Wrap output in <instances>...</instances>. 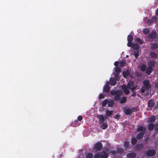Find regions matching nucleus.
I'll return each mask as SVG.
<instances>
[{
    "instance_id": "34",
    "label": "nucleus",
    "mask_w": 158,
    "mask_h": 158,
    "mask_svg": "<svg viewBox=\"0 0 158 158\" xmlns=\"http://www.w3.org/2000/svg\"><path fill=\"white\" fill-rule=\"evenodd\" d=\"M93 157V155L91 153H87L86 156V158H92Z\"/></svg>"
},
{
    "instance_id": "40",
    "label": "nucleus",
    "mask_w": 158,
    "mask_h": 158,
    "mask_svg": "<svg viewBox=\"0 0 158 158\" xmlns=\"http://www.w3.org/2000/svg\"><path fill=\"white\" fill-rule=\"evenodd\" d=\"M139 55V52L137 51L134 52V55L135 56V57L136 58H137L138 56Z\"/></svg>"
},
{
    "instance_id": "53",
    "label": "nucleus",
    "mask_w": 158,
    "mask_h": 158,
    "mask_svg": "<svg viewBox=\"0 0 158 158\" xmlns=\"http://www.w3.org/2000/svg\"><path fill=\"white\" fill-rule=\"evenodd\" d=\"M126 57H128V55H127L126 56Z\"/></svg>"
},
{
    "instance_id": "38",
    "label": "nucleus",
    "mask_w": 158,
    "mask_h": 158,
    "mask_svg": "<svg viewBox=\"0 0 158 158\" xmlns=\"http://www.w3.org/2000/svg\"><path fill=\"white\" fill-rule=\"evenodd\" d=\"M129 143L128 142H126L124 143V145L125 148H127L128 147L129 145Z\"/></svg>"
},
{
    "instance_id": "28",
    "label": "nucleus",
    "mask_w": 158,
    "mask_h": 158,
    "mask_svg": "<svg viewBox=\"0 0 158 158\" xmlns=\"http://www.w3.org/2000/svg\"><path fill=\"white\" fill-rule=\"evenodd\" d=\"M154 127V125L153 124L151 123L148 125V129L150 130H153Z\"/></svg>"
},
{
    "instance_id": "21",
    "label": "nucleus",
    "mask_w": 158,
    "mask_h": 158,
    "mask_svg": "<svg viewBox=\"0 0 158 158\" xmlns=\"http://www.w3.org/2000/svg\"><path fill=\"white\" fill-rule=\"evenodd\" d=\"M155 119L156 118L155 117L152 116L149 118L148 121L150 123H152L155 121Z\"/></svg>"
},
{
    "instance_id": "24",
    "label": "nucleus",
    "mask_w": 158,
    "mask_h": 158,
    "mask_svg": "<svg viewBox=\"0 0 158 158\" xmlns=\"http://www.w3.org/2000/svg\"><path fill=\"white\" fill-rule=\"evenodd\" d=\"M158 47L157 45L156 44H153L151 46V48L152 49H156Z\"/></svg>"
},
{
    "instance_id": "20",
    "label": "nucleus",
    "mask_w": 158,
    "mask_h": 158,
    "mask_svg": "<svg viewBox=\"0 0 158 158\" xmlns=\"http://www.w3.org/2000/svg\"><path fill=\"white\" fill-rule=\"evenodd\" d=\"M113 112V111H109L108 110H106V114L107 116H110L111 115Z\"/></svg>"
},
{
    "instance_id": "51",
    "label": "nucleus",
    "mask_w": 158,
    "mask_h": 158,
    "mask_svg": "<svg viewBox=\"0 0 158 158\" xmlns=\"http://www.w3.org/2000/svg\"><path fill=\"white\" fill-rule=\"evenodd\" d=\"M156 15H158V9L156 10Z\"/></svg>"
},
{
    "instance_id": "15",
    "label": "nucleus",
    "mask_w": 158,
    "mask_h": 158,
    "mask_svg": "<svg viewBox=\"0 0 158 158\" xmlns=\"http://www.w3.org/2000/svg\"><path fill=\"white\" fill-rule=\"evenodd\" d=\"M156 33L155 32H153L149 34L150 38L152 39L155 38L156 37Z\"/></svg>"
},
{
    "instance_id": "10",
    "label": "nucleus",
    "mask_w": 158,
    "mask_h": 158,
    "mask_svg": "<svg viewBox=\"0 0 158 158\" xmlns=\"http://www.w3.org/2000/svg\"><path fill=\"white\" fill-rule=\"evenodd\" d=\"M110 84L113 86L115 85L116 83V79L112 77L110 78Z\"/></svg>"
},
{
    "instance_id": "29",
    "label": "nucleus",
    "mask_w": 158,
    "mask_h": 158,
    "mask_svg": "<svg viewBox=\"0 0 158 158\" xmlns=\"http://www.w3.org/2000/svg\"><path fill=\"white\" fill-rule=\"evenodd\" d=\"M150 56L153 58H156L157 56V54L154 52H152L150 53Z\"/></svg>"
},
{
    "instance_id": "47",
    "label": "nucleus",
    "mask_w": 158,
    "mask_h": 158,
    "mask_svg": "<svg viewBox=\"0 0 158 158\" xmlns=\"http://www.w3.org/2000/svg\"><path fill=\"white\" fill-rule=\"evenodd\" d=\"M119 115L118 114H116L114 116L115 118L116 119H119Z\"/></svg>"
},
{
    "instance_id": "6",
    "label": "nucleus",
    "mask_w": 158,
    "mask_h": 158,
    "mask_svg": "<svg viewBox=\"0 0 158 158\" xmlns=\"http://www.w3.org/2000/svg\"><path fill=\"white\" fill-rule=\"evenodd\" d=\"M156 152L153 150H149L146 152V154L147 156H152L155 155Z\"/></svg>"
},
{
    "instance_id": "17",
    "label": "nucleus",
    "mask_w": 158,
    "mask_h": 158,
    "mask_svg": "<svg viewBox=\"0 0 158 158\" xmlns=\"http://www.w3.org/2000/svg\"><path fill=\"white\" fill-rule=\"evenodd\" d=\"M143 133H139L137 135V138L138 139H140L143 137Z\"/></svg>"
},
{
    "instance_id": "25",
    "label": "nucleus",
    "mask_w": 158,
    "mask_h": 158,
    "mask_svg": "<svg viewBox=\"0 0 158 158\" xmlns=\"http://www.w3.org/2000/svg\"><path fill=\"white\" fill-rule=\"evenodd\" d=\"M148 66L151 67L152 68L154 66L155 63L153 61H151L148 63Z\"/></svg>"
},
{
    "instance_id": "36",
    "label": "nucleus",
    "mask_w": 158,
    "mask_h": 158,
    "mask_svg": "<svg viewBox=\"0 0 158 158\" xmlns=\"http://www.w3.org/2000/svg\"><path fill=\"white\" fill-rule=\"evenodd\" d=\"M146 68V66L145 64L142 65L141 66V69L142 71H144L145 70Z\"/></svg>"
},
{
    "instance_id": "4",
    "label": "nucleus",
    "mask_w": 158,
    "mask_h": 158,
    "mask_svg": "<svg viewBox=\"0 0 158 158\" xmlns=\"http://www.w3.org/2000/svg\"><path fill=\"white\" fill-rule=\"evenodd\" d=\"M109 153V150L108 149H107L105 151H103L100 155L101 158H107Z\"/></svg>"
},
{
    "instance_id": "46",
    "label": "nucleus",
    "mask_w": 158,
    "mask_h": 158,
    "mask_svg": "<svg viewBox=\"0 0 158 158\" xmlns=\"http://www.w3.org/2000/svg\"><path fill=\"white\" fill-rule=\"evenodd\" d=\"M155 130L156 131H158V124H156L155 125Z\"/></svg>"
},
{
    "instance_id": "48",
    "label": "nucleus",
    "mask_w": 158,
    "mask_h": 158,
    "mask_svg": "<svg viewBox=\"0 0 158 158\" xmlns=\"http://www.w3.org/2000/svg\"><path fill=\"white\" fill-rule=\"evenodd\" d=\"M119 64V62L118 61H115L114 63V65L115 66Z\"/></svg>"
},
{
    "instance_id": "7",
    "label": "nucleus",
    "mask_w": 158,
    "mask_h": 158,
    "mask_svg": "<svg viewBox=\"0 0 158 158\" xmlns=\"http://www.w3.org/2000/svg\"><path fill=\"white\" fill-rule=\"evenodd\" d=\"M100 127L102 129L105 130L108 127V125L106 122H103L99 123Z\"/></svg>"
},
{
    "instance_id": "5",
    "label": "nucleus",
    "mask_w": 158,
    "mask_h": 158,
    "mask_svg": "<svg viewBox=\"0 0 158 158\" xmlns=\"http://www.w3.org/2000/svg\"><path fill=\"white\" fill-rule=\"evenodd\" d=\"M102 147V144L101 143L99 142L95 144L94 148L98 151H100Z\"/></svg>"
},
{
    "instance_id": "11",
    "label": "nucleus",
    "mask_w": 158,
    "mask_h": 158,
    "mask_svg": "<svg viewBox=\"0 0 158 158\" xmlns=\"http://www.w3.org/2000/svg\"><path fill=\"white\" fill-rule=\"evenodd\" d=\"M97 117L99 121V123H101V122H104V120L105 118L102 115H98Z\"/></svg>"
},
{
    "instance_id": "35",
    "label": "nucleus",
    "mask_w": 158,
    "mask_h": 158,
    "mask_svg": "<svg viewBox=\"0 0 158 158\" xmlns=\"http://www.w3.org/2000/svg\"><path fill=\"white\" fill-rule=\"evenodd\" d=\"M114 76L115 78L114 79H115L117 81H118V80L119 78L118 73H114Z\"/></svg>"
},
{
    "instance_id": "22",
    "label": "nucleus",
    "mask_w": 158,
    "mask_h": 158,
    "mask_svg": "<svg viewBox=\"0 0 158 158\" xmlns=\"http://www.w3.org/2000/svg\"><path fill=\"white\" fill-rule=\"evenodd\" d=\"M114 71L116 73H118L120 72L121 70V69L118 67H114Z\"/></svg>"
},
{
    "instance_id": "23",
    "label": "nucleus",
    "mask_w": 158,
    "mask_h": 158,
    "mask_svg": "<svg viewBox=\"0 0 158 158\" xmlns=\"http://www.w3.org/2000/svg\"><path fill=\"white\" fill-rule=\"evenodd\" d=\"M108 100L106 99L104 101H103L101 102L102 106H105L108 103Z\"/></svg>"
},
{
    "instance_id": "37",
    "label": "nucleus",
    "mask_w": 158,
    "mask_h": 158,
    "mask_svg": "<svg viewBox=\"0 0 158 158\" xmlns=\"http://www.w3.org/2000/svg\"><path fill=\"white\" fill-rule=\"evenodd\" d=\"M137 142V140L135 138H133L131 139V143L133 144H135Z\"/></svg>"
},
{
    "instance_id": "52",
    "label": "nucleus",
    "mask_w": 158,
    "mask_h": 158,
    "mask_svg": "<svg viewBox=\"0 0 158 158\" xmlns=\"http://www.w3.org/2000/svg\"><path fill=\"white\" fill-rule=\"evenodd\" d=\"M77 120H75V123L77 122Z\"/></svg>"
},
{
    "instance_id": "9",
    "label": "nucleus",
    "mask_w": 158,
    "mask_h": 158,
    "mask_svg": "<svg viewBox=\"0 0 158 158\" xmlns=\"http://www.w3.org/2000/svg\"><path fill=\"white\" fill-rule=\"evenodd\" d=\"M146 128L145 127L138 126L137 127V131H141L143 133L145 130Z\"/></svg>"
},
{
    "instance_id": "19",
    "label": "nucleus",
    "mask_w": 158,
    "mask_h": 158,
    "mask_svg": "<svg viewBox=\"0 0 158 158\" xmlns=\"http://www.w3.org/2000/svg\"><path fill=\"white\" fill-rule=\"evenodd\" d=\"M132 47L134 49L136 50H137L139 48V45L137 44H133Z\"/></svg>"
},
{
    "instance_id": "44",
    "label": "nucleus",
    "mask_w": 158,
    "mask_h": 158,
    "mask_svg": "<svg viewBox=\"0 0 158 158\" xmlns=\"http://www.w3.org/2000/svg\"><path fill=\"white\" fill-rule=\"evenodd\" d=\"M151 19L152 20V21L153 22V23H154L155 22V21L156 20V18L155 17H153L152 19Z\"/></svg>"
},
{
    "instance_id": "12",
    "label": "nucleus",
    "mask_w": 158,
    "mask_h": 158,
    "mask_svg": "<svg viewBox=\"0 0 158 158\" xmlns=\"http://www.w3.org/2000/svg\"><path fill=\"white\" fill-rule=\"evenodd\" d=\"M124 112L127 115H129L131 114L132 111L131 109L126 108L124 110Z\"/></svg>"
},
{
    "instance_id": "2",
    "label": "nucleus",
    "mask_w": 158,
    "mask_h": 158,
    "mask_svg": "<svg viewBox=\"0 0 158 158\" xmlns=\"http://www.w3.org/2000/svg\"><path fill=\"white\" fill-rule=\"evenodd\" d=\"M143 86L142 87L141 89V92L142 93H144L145 90H148L151 87V85L148 80H144L143 82Z\"/></svg>"
},
{
    "instance_id": "39",
    "label": "nucleus",
    "mask_w": 158,
    "mask_h": 158,
    "mask_svg": "<svg viewBox=\"0 0 158 158\" xmlns=\"http://www.w3.org/2000/svg\"><path fill=\"white\" fill-rule=\"evenodd\" d=\"M133 44L131 42H129L128 41V42L127 44V45L128 47H132L133 45Z\"/></svg>"
},
{
    "instance_id": "33",
    "label": "nucleus",
    "mask_w": 158,
    "mask_h": 158,
    "mask_svg": "<svg viewBox=\"0 0 158 158\" xmlns=\"http://www.w3.org/2000/svg\"><path fill=\"white\" fill-rule=\"evenodd\" d=\"M126 98L125 97H123L120 101V103H123L125 102L126 101Z\"/></svg>"
},
{
    "instance_id": "31",
    "label": "nucleus",
    "mask_w": 158,
    "mask_h": 158,
    "mask_svg": "<svg viewBox=\"0 0 158 158\" xmlns=\"http://www.w3.org/2000/svg\"><path fill=\"white\" fill-rule=\"evenodd\" d=\"M135 41L138 42L140 44H142L143 43L142 41L140 39L137 38L135 39Z\"/></svg>"
},
{
    "instance_id": "8",
    "label": "nucleus",
    "mask_w": 158,
    "mask_h": 158,
    "mask_svg": "<svg viewBox=\"0 0 158 158\" xmlns=\"http://www.w3.org/2000/svg\"><path fill=\"white\" fill-rule=\"evenodd\" d=\"M109 82L107 81L106 82V85H105L104 87L103 90L104 92H108L109 91L110 87L109 86Z\"/></svg>"
},
{
    "instance_id": "50",
    "label": "nucleus",
    "mask_w": 158,
    "mask_h": 158,
    "mask_svg": "<svg viewBox=\"0 0 158 158\" xmlns=\"http://www.w3.org/2000/svg\"><path fill=\"white\" fill-rule=\"evenodd\" d=\"M155 86L156 87L158 88V83H156Z\"/></svg>"
},
{
    "instance_id": "16",
    "label": "nucleus",
    "mask_w": 158,
    "mask_h": 158,
    "mask_svg": "<svg viewBox=\"0 0 158 158\" xmlns=\"http://www.w3.org/2000/svg\"><path fill=\"white\" fill-rule=\"evenodd\" d=\"M152 71V68L151 67L148 66L146 70V73L148 74L150 73Z\"/></svg>"
},
{
    "instance_id": "42",
    "label": "nucleus",
    "mask_w": 158,
    "mask_h": 158,
    "mask_svg": "<svg viewBox=\"0 0 158 158\" xmlns=\"http://www.w3.org/2000/svg\"><path fill=\"white\" fill-rule=\"evenodd\" d=\"M82 119V117L81 116H79L77 117V119L79 121H81Z\"/></svg>"
},
{
    "instance_id": "45",
    "label": "nucleus",
    "mask_w": 158,
    "mask_h": 158,
    "mask_svg": "<svg viewBox=\"0 0 158 158\" xmlns=\"http://www.w3.org/2000/svg\"><path fill=\"white\" fill-rule=\"evenodd\" d=\"M94 158H99V155L98 154L95 155Z\"/></svg>"
},
{
    "instance_id": "13",
    "label": "nucleus",
    "mask_w": 158,
    "mask_h": 158,
    "mask_svg": "<svg viewBox=\"0 0 158 158\" xmlns=\"http://www.w3.org/2000/svg\"><path fill=\"white\" fill-rule=\"evenodd\" d=\"M149 106L150 107H153L154 104V102L153 100H150L148 101V103Z\"/></svg>"
},
{
    "instance_id": "27",
    "label": "nucleus",
    "mask_w": 158,
    "mask_h": 158,
    "mask_svg": "<svg viewBox=\"0 0 158 158\" xmlns=\"http://www.w3.org/2000/svg\"><path fill=\"white\" fill-rule=\"evenodd\" d=\"M108 106L109 107H112L114 104V102L112 100L108 101Z\"/></svg>"
},
{
    "instance_id": "18",
    "label": "nucleus",
    "mask_w": 158,
    "mask_h": 158,
    "mask_svg": "<svg viewBox=\"0 0 158 158\" xmlns=\"http://www.w3.org/2000/svg\"><path fill=\"white\" fill-rule=\"evenodd\" d=\"M129 71L128 70H126L123 72V75L124 77H126L129 74Z\"/></svg>"
},
{
    "instance_id": "26",
    "label": "nucleus",
    "mask_w": 158,
    "mask_h": 158,
    "mask_svg": "<svg viewBox=\"0 0 158 158\" xmlns=\"http://www.w3.org/2000/svg\"><path fill=\"white\" fill-rule=\"evenodd\" d=\"M133 39V37L131 35H129L127 36V40L129 42H131Z\"/></svg>"
},
{
    "instance_id": "32",
    "label": "nucleus",
    "mask_w": 158,
    "mask_h": 158,
    "mask_svg": "<svg viewBox=\"0 0 158 158\" xmlns=\"http://www.w3.org/2000/svg\"><path fill=\"white\" fill-rule=\"evenodd\" d=\"M143 32L145 34H147L149 32V30L148 28H145L143 29Z\"/></svg>"
},
{
    "instance_id": "1",
    "label": "nucleus",
    "mask_w": 158,
    "mask_h": 158,
    "mask_svg": "<svg viewBox=\"0 0 158 158\" xmlns=\"http://www.w3.org/2000/svg\"><path fill=\"white\" fill-rule=\"evenodd\" d=\"M122 88L124 93L126 94H128L130 92L129 89L133 91L136 89V87L134 86L132 82L130 81L128 83L127 86L123 85L122 86Z\"/></svg>"
},
{
    "instance_id": "49",
    "label": "nucleus",
    "mask_w": 158,
    "mask_h": 158,
    "mask_svg": "<svg viewBox=\"0 0 158 158\" xmlns=\"http://www.w3.org/2000/svg\"><path fill=\"white\" fill-rule=\"evenodd\" d=\"M136 95V93L135 92H134L133 94H132V96H135Z\"/></svg>"
},
{
    "instance_id": "43",
    "label": "nucleus",
    "mask_w": 158,
    "mask_h": 158,
    "mask_svg": "<svg viewBox=\"0 0 158 158\" xmlns=\"http://www.w3.org/2000/svg\"><path fill=\"white\" fill-rule=\"evenodd\" d=\"M152 23H153V22L152 21L151 19L149 20L148 21V23L149 25H151Z\"/></svg>"
},
{
    "instance_id": "3",
    "label": "nucleus",
    "mask_w": 158,
    "mask_h": 158,
    "mask_svg": "<svg viewBox=\"0 0 158 158\" xmlns=\"http://www.w3.org/2000/svg\"><path fill=\"white\" fill-rule=\"evenodd\" d=\"M111 95H115L114 97V99L116 101L119 100L120 98V95L122 94V92L120 90H118L116 91H112L111 92Z\"/></svg>"
},
{
    "instance_id": "41",
    "label": "nucleus",
    "mask_w": 158,
    "mask_h": 158,
    "mask_svg": "<svg viewBox=\"0 0 158 158\" xmlns=\"http://www.w3.org/2000/svg\"><path fill=\"white\" fill-rule=\"evenodd\" d=\"M98 98H99V99H102V98H104V95L103 94H101L99 95Z\"/></svg>"
},
{
    "instance_id": "14",
    "label": "nucleus",
    "mask_w": 158,
    "mask_h": 158,
    "mask_svg": "<svg viewBox=\"0 0 158 158\" xmlns=\"http://www.w3.org/2000/svg\"><path fill=\"white\" fill-rule=\"evenodd\" d=\"M136 156V154L134 153H130L127 155V158H134Z\"/></svg>"
},
{
    "instance_id": "30",
    "label": "nucleus",
    "mask_w": 158,
    "mask_h": 158,
    "mask_svg": "<svg viewBox=\"0 0 158 158\" xmlns=\"http://www.w3.org/2000/svg\"><path fill=\"white\" fill-rule=\"evenodd\" d=\"M126 64L125 60H122L120 62L119 66L122 67H123Z\"/></svg>"
}]
</instances>
